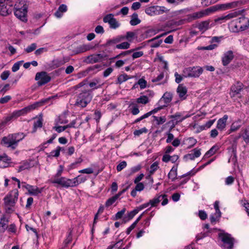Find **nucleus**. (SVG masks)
Segmentation results:
<instances>
[{"mask_svg": "<svg viewBox=\"0 0 249 249\" xmlns=\"http://www.w3.org/2000/svg\"><path fill=\"white\" fill-rule=\"evenodd\" d=\"M25 136L23 133L9 134L2 138L1 143L5 146L14 150L17 148L18 142L23 140Z\"/></svg>", "mask_w": 249, "mask_h": 249, "instance_id": "nucleus-1", "label": "nucleus"}, {"mask_svg": "<svg viewBox=\"0 0 249 249\" xmlns=\"http://www.w3.org/2000/svg\"><path fill=\"white\" fill-rule=\"evenodd\" d=\"M18 192L17 190L10 192L4 198L5 212L11 213L14 211V207L18 200Z\"/></svg>", "mask_w": 249, "mask_h": 249, "instance_id": "nucleus-2", "label": "nucleus"}, {"mask_svg": "<svg viewBox=\"0 0 249 249\" xmlns=\"http://www.w3.org/2000/svg\"><path fill=\"white\" fill-rule=\"evenodd\" d=\"M91 90L86 89L83 87L81 92L80 93L76 98L75 105L81 107H85L92 99Z\"/></svg>", "mask_w": 249, "mask_h": 249, "instance_id": "nucleus-3", "label": "nucleus"}, {"mask_svg": "<svg viewBox=\"0 0 249 249\" xmlns=\"http://www.w3.org/2000/svg\"><path fill=\"white\" fill-rule=\"evenodd\" d=\"M51 181L53 184H58L64 188L72 187L76 186L79 184L77 178H75L71 179L65 177H61L60 178H54Z\"/></svg>", "mask_w": 249, "mask_h": 249, "instance_id": "nucleus-4", "label": "nucleus"}, {"mask_svg": "<svg viewBox=\"0 0 249 249\" xmlns=\"http://www.w3.org/2000/svg\"><path fill=\"white\" fill-rule=\"evenodd\" d=\"M203 72L201 67L196 66L186 68L183 70L184 77H198Z\"/></svg>", "mask_w": 249, "mask_h": 249, "instance_id": "nucleus-5", "label": "nucleus"}, {"mask_svg": "<svg viewBox=\"0 0 249 249\" xmlns=\"http://www.w3.org/2000/svg\"><path fill=\"white\" fill-rule=\"evenodd\" d=\"M40 105V103L38 102H36L32 105H29L26 107H24L23 108L16 110L14 111L12 114L14 117V119H16L17 118L20 116L24 115L27 113L30 112L32 110L36 109L37 107Z\"/></svg>", "mask_w": 249, "mask_h": 249, "instance_id": "nucleus-6", "label": "nucleus"}, {"mask_svg": "<svg viewBox=\"0 0 249 249\" xmlns=\"http://www.w3.org/2000/svg\"><path fill=\"white\" fill-rule=\"evenodd\" d=\"M237 20H238L239 23H244L245 24L240 26L237 24L231 26L230 30L232 32L237 33L239 31H245L249 28V20L248 18L245 17H242L238 18Z\"/></svg>", "mask_w": 249, "mask_h": 249, "instance_id": "nucleus-7", "label": "nucleus"}, {"mask_svg": "<svg viewBox=\"0 0 249 249\" xmlns=\"http://www.w3.org/2000/svg\"><path fill=\"white\" fill-rule=\"evenodd\" d=\"M219 237L223 242V247L228 249H232L233 246V239L230 234L225 233H220Z\"/></svg>", "mask_w": 249, "mask_h": 249, "instance_id": "nucleus-8", "label": "nucleus"}, {"mask_svg": "<svg viewBox=\"0 0 249 249\" xmlns=\"http://www.w3.org/2000/svg\"><path fill=\"white\" fill-rule=\"evenodd\" d=\"M35 80L37 81L38 85L42 86L49 83L51 80V77L46 72L41 71L36 73Z\"/></svg>", "mask_w": 249, "mask_h": 249, "instance_id": "nucleus-9", "label": "nucleus"}, {"mask_svg": "<svg viewBox=\"0 0 249 249\" xmlns=\"http://www.w3.org/2000/svg\"><path fill=\"white\" fill-rule=\"evenodd\" d=\"M241 14V11L238 10L229 13L226 16H220L214 19V22L221 24L233 18H235Z\"/></svg>", "mask_w": 249, "mask_h": 249, "instance_id": "nucleus-10", "label": "nucleus"}, {"mask_svg": "<svg viewBox=\"0 0 249 249\" xmlns=\"http://www.w3.org/2000/svg\"><path fill=\"white\" fill-rule=\"evenodd\" d=\"M103 21L105 23H108L109 24L110 28L114 29L118 28L120 25V24L114 18V15L112 14L107 15L103 18Z\"/></svg>", "mask_w": 249, "mask_h": 249, "instance_id": "nucleus-11", "label": "nucleus"}, {"mask_svg": "<svg viewBox=\"0 0 249 249\" xmlns=\"http://www.w3.org/2000/svg\"><path fill=\"white\" fill-rule=\"evenodd\" d=\"M213 10L212 9V8H208L207 9H206L205 10L193 13L191 15H189L188 18V20L189 21H191L193 20H195L196 19L200 18L204 16L208 15V14L213 11Z\"/></svg>", "mask_w": 249, "mask_h": 249, "instance_id": "nucleus-12", "label": "nucleus"}, {"mask_svg": "<svg viewBox=\"0 0 249 249\" xmlns=\"http://www.w3.org/2000/svg\"><path fill=\"white\" fill-rule=\"evenodd\" d=\"M173 98V94L170 92H165L158 103V106L166 107Z\"/></svg>", "mask_w": 249, "mask_h": 249, "instance_id": "nucleus-13", "label": "nucleus"}, {"mask_svg": "<svg viewBox=\"0 0 249 249\" xmlns=\"http://www.w3.org/2000/svg\"><path fill=\"white\" fill-rule=\"evenodd\" d=\"M13 11V4L7 0L6 3L0 6V15L6 16L12 13Z\"/></svg>", "mask_w": 249, "mask_h": 249, "instance_id": "nucleus-14", "label": "nucleus"}, {"mask_svg": "<svg viewBox=\"0 0 249 249\" xmlns=\"http://www.w3.org/2000/svg\"><path fill=\"white\" fill-rule=\"evenodd\" d=\"M214 23L210 20H207L201 21L196 25V27L202 33H204L208 29L211 28L214 26Z\"/></svg>", "mask_w": 249, "mask_h": 249, "instance_id": "nucleus-15", "label": "nucleus"}, {"mask_svg": "<svg viewBox=\"0 0 249 249\" xmlns=\"http://www.w3.org/2000/svg\"><path fill=\"white\" fill-rule=\"evenodd\" d=\"M243 87V84L240 82H237L235 84L232 85L231 89V96L233 97L239 94L242 90Z\"/></svg>", "mask_w": 249, "mask_h": 249, "instance_id": "nucleus-16", "label": "nucleus"}, {"mask_svg": "<svg viewBox=\"0 0 249 249\" xmlns=\"http://www.w3.org/2000/svg\"><path fill=\"white\" fill-rule=\"evenodd\" d=\"M28 7H25L24 9L19 10H14V14L16 17L22 21H27L26 18Z\"/></svg>", "mask_w": 249, "mask_h": 249, "instance_id": "nucleus-17", "label": "nucleus"}, {"mask_svg": "<svg viewBox=\"0 0 249 249\" xmlns=\"http://www.w3.org/2000/svg\"><path fill=\"white\" fill-rule=\"evenodd\" d=\"M23 187H24L26 189L29 194L32 196H37L39 194H40L43 190V188L39 189L36 186H32L29 184H25L23 186Z\"/></svg>", "mask_w": 249, "mask_h": 249, "instance_id": "nucleus-18", "label": "nucleus"}, {"mask_svg": "<svg viewBox=\"0 0 249 249\" xmlns=\"http://www.w3.org/2000/svg\"><path fill=\"white\" fill-rule=\"evenodd\" d=\"M107 59V56L104 53L94 54L90 56L91 62H99Z\"/></svg>", "mask_w": 249, "mask_h": 249, "instance_id": "nucleus-19", "label": "nucleus"}, {"mask_svg": "<svg viewBox=\"0 0 249 249\" xmlns=\"http://www.w3.org/2000/svg\"><path fill=\"white\" fill-rule=\"evenodd\" d=\"M166 34L167 33L163 34L149 40L148 42L150 43V46L152 48L158 47L162 42V40L160 39V37Z\"/></svg>", "mask_w": 249, "mask_h": 249, "instance_id": "nucleus-20", "label": "nucleus"}, {"mask_svg": "<svg viewBox=\"0 0 249 249\" xmlns=\"http://www.w3.org/2000/svg\"><path fill=\"white\" fill-rule=\"evenodd\" d=\"M228 119V115H224L223 117L220 118L217 123L216 127L218 129L222 131L226 126L227 121Z\"/></svg>", "mask_w": 249, "mask_h": 249, "instance_id": "nucleus-21", "label": "nucleus"}, {"mask_svg": "<svg viewBox=\"0 0 249 249\" xmlns=\"http://www.w3.org/2000/svg\"><path fill=\"white\" fill-rule=\"evenodd\" d=\"M104 69V65L96 64L93 66L89 67L86 71L88 73L92 74Z\"/></svg>", "mask_w": 249, "mask_h": 249, "instance_id": "nucleus-22", "label": "nucleus"}, {"mask_svg": "<svg viewBox=\"0 0 249 249\" xmlns=\"http://www.w3.org/2000/svg\"><path fill=\"white\" fill-rule=\"evenodd\" d=\"M236 5V2H230L224 4H218L215 6V7H211L212 8H215L219 10H226L229 9L233 7H234Z\"/></svg>", "mask_w": 249, "mask_h": 249, "instance_id": "nucleus-23", "label": "nucleus"}, {"mask_svg": "<svg viewBox=\"0 0 249 249\" xmlns=\"http://www.w3.org/2000/svg\"><path fill=\"white\" fill-rule=\"evenodd\" d=\"M9 222V218L5 215H2L0 221V231L3 233L7 228V224Z\"/></svg>", "mask_w": 249, "mask_h": 249, "instance_id": "nucleus-24", "label": "nucleus"}, {"mask_svg": "<svg viewBox=\"0 0 249 249\" xmlns=\"http://www.w3.org/2000/svg\"><path fill=\"white\" fill-rule=\"evenodd\" d=\"M67 11V5L64 4H61L57 10L55 12L54 16L57 18H60L63 15V13L66 12Z\"/></svg>", "mask_w": 249, "mask_h": 249, "instance_id": "nucleus-25", "label": "nucleus"}, {"mask_svg": "<svg viewBox=\"0 0 249 249\" xmlns=\"http://www.w3.org/2000/svg\"><path fill=\"white\" fill-rule=\"evenodd\" d=\"M163 7H161L160 6H151L149 8H147L145 9V13L149 15L153 16L154 15H157L158 11L160 10Z\"/></svg>", "mask_w": 249, "mask_h": 249, "instance_id": "nucleus-26", "label": "nucleus"}, {"mask_svg": "<svg viewBox=\"0 0 249 249\" xmlns=\"http://www.w3.org/2000/svg\"><path fill=\"white\" fill-rule=\"evenodd\" d=\"M177 91L180 98H182V99H185L186 98L185 95L187 91L186 87H183L181 85H179L177 88Z\"/></svg>", "mask_w": 249, "mask_h": 249, "instance_id": "nucleus-27", "label": "nucleus"}, {"mask_svg": "<svg viewBox=\"0 0 249 249\" xmlns=\"http://www.w3.org/2000/svg\"><path fill=\"white\" fill-rule=\"evenodd\" d=\"M234 55L231 51H228L224 53L222 57V62H230L233 58Z\"/></svg>", "mask_w": 249, "mask_h": 249, "instance_id": "nucleus-28", "label": "nucleus"}, {"mask_svg": "<svg viewBox=\"0 0 249 249\" xmlns=\"http://www.w3.org/2000/svg\"><path fill=\"white\" fill-rule=\"evenodd\" d=\"M165 196L159 195L155 196L153 199L149 200V203L151 207H156L164 198Z\"/></svg>", "mask_w": 249, "mask_h": 249, "instance_id": "nucleus-29", "label": "nucleus"}, {"mask_svg": "<svg viewBox=\"0 0 249 249\" xmlns=\"http://www.w3.org/2000/svg\"><path fill=\"white\" fill-rule=\"evenodd\" d=\"M190 117V115H186L182 118H181V115L179 113H176L175 115H172L171 118L173 119V121H176V124L183 121L185 119Z\"/></svg>", "mask_w": 249, "mask_h": 249, "instance_id": "nucleus-30", "label": "nucleus"}, {"mask_svg": "<svg viewBox=\"0 0 249 249\" xmlns=\"http://www.w3.org/2000/svg\"><path fill=\"white\" fill-rule=\"evenodd\" d=\"M242 138L246 144L249 143V125L242 130Z\"/></svg>", "mask_w": 249, "mask_h": 249, "instance_id": "nucleus-31", "label": "nucleus"}, {"mask_svg": "<svg viewBox=\"0 0 249 249\" xmlns=\"http://www.w3.org/2000/svg\"><path fill=\"white\" fill-rule=\"evenodd\" d=\"M124 36H118L115 38H114L112 39L108 40L106 44V46H108L112 44H116V43L120 42L121 41L124 40Z\"/></svg>", "mask_w": 249, "mask_h": 249, "instance_id": "nucleus-32", "label": "nucleus"}, {"mask_svg": "<svg viewBox=\"0 0 249 249\" xmlns=\"http://www.w3.org/2000/svg\"><path fill=\"white\" fill-rule=\"evenodd\" d=\"M133 76H129L125 73H123L119 75L117 78V84H121L123 82L127 81L129 79L132 78Z\"/></svg>", "mask_w": 249, "mask_h": 249, "instance_id": "nucleus-33", "label": "nucleus"}, {"mask_svg": "<svg viewBox=\"0 0 249 249\" xmlns=\"http://www.w3.org/2000/svg\"><path fill=\"white\" fill-rule=\"evenodd\" d=\"M91 48L89 45L83 44L78 46L76 48V53H77L85 52L90 50Z\"/></svg>", "mask_w": 249, "mask_h": 249, "instance_id": "nucleus-34", "label": "nucleus"}, {"mask_svg": "<svg viewBox=\"0 0 249 249\" xmlns=\"http://www.w3.org/2000/svg\"><path fill=\"white\" fill-rule=\"evenodd\" d=\"M184 19H181L178 21L171 20L167 23V26L171 28H174L183 24L184 22Z\"/></svg>", "mask_w": 249, "mask_h": 249, "instance_id": "nucleus-35", "label": "nucleus"}, {"mask_svg": "<svg viewBox=\"0 0 249 249\" xmlns=\"http://www.w3.org/2000/svg\"><path fill=\"white\" fill-rule=\"evenodd\" d=\"M141 22V20L138 18V15L137 13H134L131 16L130 24L132 26H135L139 24Z\"/></svg>", "mask_w": 249, "mask_h": 249, "instance_id": "nucleus-36", "label": "nucleus"}, {"mask_svg": "<svg viewBox=\"0 0 249 249\" xmlns=\"http://www.w3.org/2000/svg\"><path fill=\"white\" fill-rule=\"evenodd\" d=\"M25 7H28L27 4L25 3V2L23 0H19L17 1L14 6V10H19L24 9Z\"/></svg>", "mask_w": 249, "mask_h": 249, "instance_id": "nucleus-37", "label": "nucleus"}, {"mask_svg": "<svg viewBox=\"0 0 249 249\" xmlns=\"http://www.w3.org/2000/svg\"><path fill=\"white\" fill-rule=\"evenodd\" d=\"M177 176V167L173 166L168 174V177L172 181L175 180Z\"/></svg>", "mask_w": 249, "mask_h": 249, "instance_id": "nucleus-38", "label": "nucleus"}, {"mask_svg": "<svg viewBox=\"0 0 249 249\" xmlns=\"http://www.w3.org/2000/svg\"><path fill=\"white\" fill-rule=\"evenodd\" d=\"M218 150L217 146H213L209 151H208L205 154L204 157L207 158L213 155L215 152Z\"/></svg>", "mask_w": 249, "mask_h": 249, "instance_id": "nucleus-39", "label": "nucleus"}, {"mask_svg": "<svg viewBox=\"0 0 249 249\" xmlns=\"http://www.w3.org/2000/svg\"><path fill=\"white\" fill-rule=\"evenodd\" d=\"M217 47V45L215 44H211L205 47L199 46L197 48L198 50H213Z\"/></svg>", "mask_w": 249, "mask_h": 249, "instance_id": "nucleus-40", "label": "nucleus"}, {"mask_svg": "<svg viewBox=\"0 0 249 249\" xmlns=\"http://www.w3.org/2000/svg\"><path fill=\"white\" fill-rule=\"evenodd\" d=\"M154 120L156 121V124L158 125L163 124L166 121V118L164 116L157 117L153 116Z\"/></svg>", "mask_w": 249, "mask_h": 249, "instance_id": "nucleus-41", "label": "nucleus"}, {"mask_svg": "<svg viewBox=\"0 0 249 249\" xmlns=\"http://www.w3.org/2000/svg\"><path fill=\"white\" fill-rule=\"evenodd\" d=\"M117 199V196H113L108 199L105 204L106 207H108L112 205Z\"/></svg>", "mask_w": 249, "mask_h": 249, "instance_id": "nucleus-42", "label": "nucleus"}, {"mask_svg": "<svg viewBox=\"0 0 249 249\" xmlns=\"http://www.w3.org/2000/svg\"><path fill=\"white\" fill-rule=\"evenodd\" d=\"M240 126L241 125L240 124H238L236 123H232L230 129L229 130V133L230 134L231 132L237 131L238 129L240 128Z\"/></svg>", "mask_w": 249, "mask_h": 249, "instance_id": "nucleus-43", "label": "nucleus"}, {"mask_svg": "<svg viewBox=\"0 0 249 249\" xmlns=\"http://www.w3.org/2000/svg\"><path fill=\"white\" fill-rule=\"evenodd\" d=\"M147 132V129L145 127H143L139 130H136L134 131L133 134L135 136H140L142 133Z\"/></svg>", "mask_w": 249, "mask_h": 249, "instance_id": "nucleus-44", "label": "nucleus"}, {"mask_svg": "<svg viewBox=\"0 0 249 249\" xmlns=\"http://www.w3.org/2000/svg\"><path fill=\"white\" fill-rule=\"evenodd\" d=\"M137 102L139 104H146L148 102V99L146 96H142L137 98Z\"/></svg>", "mask_w": 249, "mask_h": 249, "instance_id": "nucleus-45", "label": "nucleus"}, {"mask_svg": "<svg viewBox=\"0 0 249 249\" xmlns=\"http://www.w3.org/2000/svg\"><path fill=\"white\" fill-rule=\"evenodd\" d=\"M130 44L127 42H124L116 46V48L120 49H126L129 47Z\"/></svg>", "mask_w": 249, "mask_h": 249, "instance_id": "nucleus-46", "label": "nucleus"}, {"mask_svg": "<svg viewBox=\"0 0 249 249\" xmlns=\"http://www.w3.org/2000/svg\"><path fill=\"white\" fill-rule=\"evenodd\" d=\"M127 165V163L125 161H121L116 167V170L118 172H120L123 169L125 168Z\"/></svg>", "mask_w": 249, "mask_h": 249, "instance_id": "nucleus-47", "label": "nucleus"}, {"mask_svg": "<svg viewBox=\"0 0 249 249\" xmlns=\"http://www.w3.org/2000/svg\"><path fill=\"white\" fill-rule=\"evenodd\" d=\"M62 148L60 146H57L56 149L52 151L50 153V156L54 157H57L59 156L60 154V151L61 150Z\"/></svg>", "mask_w": 249, "mask_h": 249, "instance_id": "nucleus-48", "label": "nucleus"}, {"mask_svg": "<svg viewBox=\"0 0 249 249\" xmlns=\"http://www.w3.org/2000/svg\"><path fill=\"white\" fill-rule=\"evenodd\" d=\"M37 45L36 43H32L30 45L26 48L25 51L27 53H31L36 48Z\"/></svg>", "mask_w": 249, "mask_h": 249, "instance_id": "nucleus-49", "label": "nucleus"}, {"mask_svg": "<svg viewBox=\"0 0 249 249\" xmlns=\"http://www.w3.org/2000/svg\"><path fill=\"white\" fill-rule=\"evenodd\" d=\"M137 84L140 86L141 89H143L146 87L147 82L144 79L141 78L138 80Z\"/></svg>", "mask_w": 249, "mask_h": 249, "instance_id": "nucleus-50", "label": "nucleus"}, {"mask_svg": "<svg viewBox=\"0 0 249 249\" xmlns=\"http://www.w3.org/2000/svg\"><path fill=\"white\" fill-rule=\"evenodd\" d=\"M30 167V164L28 162H25L23 164L19 166L18 172H21L25 169H28Z\"/></svg>", "mask_w": 249, "mask_h": 249, "instance_id": "nucleus-51", "label": "nucleus"}, {"mask_svg": "<svg viewBox=\"0 0 249 249\" xmlns=\"http://www.w3.org/2000/svg\"><path fill=\"white\" fill-rule=\"evenodd\" d=\"M135 35V33L133 32H127L126 34V36H124V39L125 38L129 41H131L133 39Z\"/></svg>", "mask_w": 249, "mask_h": 249, "instance_id": "nucleus-52", "label": "nucleus"}, {"mask_svg": "<svg viewBox=\"0 0 249 249\" xmlns=\"http://www.w3.org/2000/svg\"><path fill=\"white\" fill-rule=\"evenodd\" d=\"M158 168V163L157 162H154L150 167V174H153Z\"/></svg>", "mask_w": 249, "mask_h": 249, "instance_id": "nucleus-53", "label": "nucleus"}, {"mask_svg": "<svg viewBox=\"0 0 249 249\" xmlns=\"http://www.w3.org/2000/svg\"><path fill=\"white\" fill-rule=\"evenodd\" d=\"M42 126V120L40 119H38L36 121H35L34 123V131H36V129L38 127H41Z\"/></svg>", "mask_w": 249, "mask_h": 249, "instance_id": "nucleus-54", "label": "nucleus"}, {"mask_svg": "<svg viewBox=\"0 0 249 249\" xmlns=\"http://www.w3.org/2000/svg\"><path fill=\"white\" fill-rule=\"evenodd\" d=\"M164 107H162L161 106H158V107L157 108H154V109L152 110L151 111L146 113L148 116H150L152 114L155 113L157 112H158L159 110L163 108Z\"/></svg>", "mask_w": 249, "mask_h": 249, "instance_id": "nucleus-55", "label": "nucleus"}, {"mask_svg": "<svg viewBox=\"0 0 249 249\" xmlns=\"http://www.w3.org/2000/svg\"><path fill=\"white\" fill-rule=\"evenodd\" d=\"M198 215L200 218L202 220H205L207 217V214L203 210L199 211Z\"/></svg>", "mask_w": 249, "mask_h": 249, "instance_id": "nucleus-56", "label": "nucleus"}, {"mask_svg": "<svg viewBox=\"0 0 249 249\" xmlns=\"http://www.w3.org/2000/svg\"><path fill=\"white\" fill-rule=\"evenodd\" d=\"M163 77H164V73L161 72L157 77H156L154 78H153L152 79V82L153 83L159 82L161 79H163Z\"/></svg>", "mask_w": 249, "mask_h": 249, "instance_id": "nucleus-57", "label": "nucleus"}, {"mask_svg": "<svg viewBox=\"0 0 249 249\" xmlns=\"http://www.w3.org/2000/svg\"><path fill=\"white\" fill-rule=\"evenodd\" d=\"M234 181V178L232 176L228 177L225 179V184L227 185L232 184Z\"/></svg>", "mask_w": 249, "mask_h": 249, "instance_id": "nucleus-58", "label": "nucleus"}, {"mask_svg": "<svg viewBox=\"0 0 249 249\" xmlns=\"http://www.w3.org/2000/svg\"><path fill=\"white\" fill-rule=\"evenodd\" d=\"M155 61L159 62H167L164 58V56L160 54L157 53V57L155 58Z\"/></svg>", "mask_w": 249, "mask_h": 249, "instance_id": "nucleus-59", "label": "nucleus"}, {"mask_svg": "<svg viewBox=\"0 0 249 249\" xmlns=\"http://www.w3.org/2000/svg\"><path fill=\"white\" fill-rule=\"evenodd\" d=\"M79 172L83 174H90L93 173V170L91 168H88L80 170Z\"/></svg>", "mask_w": 249, "mask_h": 249, "instance_id": "nucleus-60", "label": "nucleus"}, {"mask_svg": "<svg viewBox=\"0 0 249 249\" xmlns=\"http://www.w3.org/2000/svg\"><path fill=\"white\" fill-rule=\"evenodd\" d=\"M175 76L176 77L175 81L178 84L181 82V81L183 80V77H184L183 75L182 76L178 74V73L177 72L175 73Z\"/></svg>", "mask_w": 249, "mask_h": 249, "instance_id": "nucleus-61", "label": "nucleus"}, {"mask_svg": "<svg viewBox=\"0 0 249 249\" xmlns=\"http://www.w3.org/2000/svg\"><path fill=\"white\" fill-rule=\"evenodd\" d=\"M125 211V209H123L121 211L117 212L115 215V219L117 220L122 218Z\"/></svg>", "mask_w": 249, "mask_h": 249, "instance_id": "nucleus-62", "label": "nucleus"}, {"mask_svg": "<svg viewBox=\"0 0 249 249\" xmlns=\"http://www.w3.org/2000/svg\"><path fill=\"white\" fill-rule=\"evenodd\" d=\"M10 74V72L8 71H4L0 75V77L2 80H5L9 77Z\"/></svg>", "mask_w": 249, "mask_h": 249, "instance_id": "nucleus-63", "label": "nucleus"}, {"mask_svg": "<svg viewBox=\"0 0 249 249\" xmlns=\"http://www.w3.org/2000/svg\"><path fill=\"white\" fill-rule=\"evenodd\" d=\"M242 205L245 208V211L249 216V203H248L247 201L245 200L243 202Z\"/></svg>", "mask_w": 249, "mask_h": 249, "instance_id": "nucleus-64", "label": "nucleus"}]
</instances>
